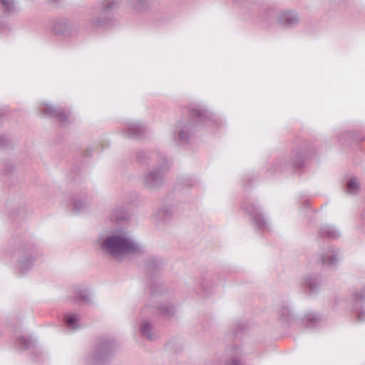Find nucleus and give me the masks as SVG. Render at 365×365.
Segmentation results:
<instances>
[{
	"label": "nucleus",
	"mask_w": 365,
	"mask_h": 365,
	"mask_svg": "<svg viewBox=\"0 0 365 365\" xmlns=\"http://www.w3.org/2000/svg\"><path fill=\"white\" fill-rule=\"evenodd\" d=\"M316 152V147L312 142L297 138L293 143L289 158H277L272 166L267 169V173L269 175H273L301 171L306 167L307 160L315 155Z\"/></svg>",
	"instance_id": "obj_1"
},
{
	"label": "nucleus",
	"mask_w": 365,
	"mask_h": 365,
	"mask_svg": "<svg viewBox=\"0 0 365 365\" xmlns=\"http://www.w3.org/2000/svg\"><path fill=\"white\" fill-rule=\"evenodd\" d=\"M188 122H180L173 130L176 143L187 144L194 127L214 126L217 124L215 115L207 107L201 103H193L187 108Z\"/></svg>",
	"instance_id": "obj_2"
},
{
	"label": "nucleus",
	"mask_w": 365,
	"mask_h": 365,
	"mask_svg": "<svg viewBox=\"0 0 365 365\" xmlns=\"http://www.w3.org/2000/svg\"><path fill=\"white\" fill-rule=\"evenodd\" d=\"M102 247L113 259L118 261H122L128 255L141 252V248L137 243L120 233H114L107 237Z\"/></svg>",
	"instance_id": "obj_3"
},
{
	"label": "nucleus",
	"mask_w": 365,
	"mask_h": 365,
	"mask_svg": "<svg viewBox=\"0 0 365 365\" xmlns=\"http://www.w3.org/2000/svg\"><path fill=\"white\" fill-rule=\"evenodd\" d=\"M161 162L148 168L142 176L143 186L150 191L160 190L165 184L166 175L170 170V162L165 153H160Z\"/></svg>",
	"instance_id": "obj_4"
},
{
	"label": "nucleus",
	"mask_w": 365,
	"mask_h": 365,
	"mask_svg": "<svg viewBox=\"0 0 365 365\" xmlns=\"http://www.w3.org/2000/svg\"><path fill=\"white\" fill-rule=\"evenodd\" d=\"M242 9H250L255 11L260 10V15L264 16L267 21H270L272 16L276 15V11L266 4L259 5L256 0H234ZM277 23H297L299 21L298 14L294 10L281 11L277 14Z\"/></svg>",
	"instance_id": "obj_5"
},
{
	"label": "nucleus",
	"mask_w": 365,
	"mask_h": 365,
	"mask_svg": "<svg viewBox=\"0 0 365 365\" xmlns=\"http://www.w3.org/2000/svg\"><path fill=\"white\" fill-rule=\"evenodd\" d=\"M120 349V344L113 338L102 336L97 338L93 351L95 365H109Z\"/></svg>",
	"instance_id": "obj_6"
},
{
	"label": "nucleus",
	"mask_w": 365,
	"mask_h": 365,
	"mask_svg": "<svg viewBox=\"0 0 365 365\" xmlns=\"http://www.w3.org/2000/svg\"><path fill=\"white\" fill-rule=\"evenodd\" d=\"M242 207L250 217L251 222L257 232L265 233L269 231L270 226L268 220L255 202L250 199H245Z\"/></svg>",
	"instance_id": "obj_7"
},
{
	"label": "nucleus",
	"mask_w": 365,
	"mask_h": 365,
	"mask_svg": "<svg viewBox=\"0 0 365 365\" xmlns=\"http://www.w3.org/2000/svg\"><path fill=\"white\" fill-rule=\"evenodd\" d=\"M365 287L355 292L351 297L350 310L359 322H365Z\"/></svg>",
	"instance_id": "obj_8"
},
{
	"label": "nucleus",
	"mask_w": 365,
	"mask_h": 365,
	"mask_svg": "<svg viewBox=\"0 0 365 365\" xmlns=\"http://www.w3.org/2000/svg\"><path fill=\"white\" fill-rule=\"evenodd\" d=\"M41 112L45 116L56 118L63 125H67L70 122L71 112L64 108L55 107L50 104H43Z\"/></svg>",
	"instance_id": "obj_9"
},
{
	"label": "nucleus",
	"mask_w": 365,
	"mask_h": 365,
	"mask_svg": "<svg viewBox=\"0 0 365 365\" xmlns=\"http://www.w3.org/2000/svg\"><path fill=\"white\" fill-rule=\"evenodd\" d=\"M324 279L319 274H308L303 277L301 284L308 294H317L324 283Z\"/></svg>",
	"instance_id": "obj_10"
},
{
	"label": "nucleus",
	"mask_w": 365,
	"mask_h": 365,
	"mask_svg": "<svg viewBox=\"0 0 365 365\" xmlns=\"http://www.w3.org/2000/svg\"><path fill=\"white\" fill-rule=\"evenodd\" d=\"M121 133L123 136L130 139H141L147 133V127L138 120L129 121L125 123Z\"/></svg>",
	"instance_id": "obj_11"
},
{
	"label": "nucleus",
	"mask_w": 365,
	"mask_h": 365,
	"mask_svg": "<svg viewBox=\"0 0 365 365\" xmlns=\"http://www.w3.org/2000/svg\"><path fill=\"white\" fill-rule=\"evenodd\" d=\"M133 213L130 209L126 205L115 207L110 215V220L112 222L118 225H126L130 222Z\"/></svg>",
	"instance_id": "obj_12"
},
{
	"label": "nucleus",
	"mask_w": 365,
	"mask_h": 365,
	"mask_svg": "<svg viewBox=\"0 0 365 365\" xmlns=\"http://www.w3.org/2000/svg\"><path fill=\"white\" fill-rule=\"evenodd\" d=\"M340 255L341 252L339 249L330 247L321 255L320 260L324 265L335 269L340 260Z\"/></svg>",
	"instance_id": "obj_13"
},
{
	"label": "nucleus",
	"mask_w": 365,
	"mask_h": 365,
	"mask_svg": "<svg viewBox=\"0 0 365 365\" xmlns=\"http://www.w3.org/2000/svg\"><path fill=\"white\" fill-rule=\"evenodd\" d=\"M228 359L220 360L219 365H242L240 356L244 355L243 350L237 345L228 347L226 349Z\"/></svg>",
	"instance_id": "obj_14"
},
{
	"label": "nucleus",
	"mask_w": 365,
	"mask_h": 365,
	"mask_svg": "<svg viewBox=\"0 0 365 365\" xmlns=\"http://www.w3.org/2000/svg\"><path fill=\"white\" fill-rule=\"evenodd\" d=\"M121 4V0H103L101 4V14L106 16V20L98 19L96 23H110V16L118 9Z\"/></svg>",
	"instance_id": "obj_15"
},
{
	"label": "nucleus",
	"mask_w": 365,
	"mask_h": 365,
	"mask_svg": "<svg viewBox=\"0 0 365 365\" xmlns=\"http://www.w3.org/2000/svg\"><path fill=\"white\" fill-rule=\"evenodd\" d=\"M154 307L157 314L163 319H170L176 313V307L172 302H160L156 304Z\"/></svg>",
	"instance_id": "obj_16"
},
{
	"label": "nucleus",
	"mask_w": 365,
	"mask_h": 365,
	"mask_svg": "<svg viewBox=\"0 0 365 365\" xmlns=\"http://www.w3.org/2000/svg\"><path fill=\"white\" fill-rule=\"evenodd\" d=\"M163 266V262L161 259L149 257L145 261L146 273L151 279L156 277L160 274Z\"/></svg>",
	"instance_id": "obj_17"
},
{
	"label": "nucleus",
	"mask_w": 365,
	"mask_h": 365,
	"mask_svg": "<svg viewBox=\"0 0 365 365\" xmlns=\"http://www.w3.org/2000/svg\"><path fill=\"white\" fill-rule=\"evenodd\" d=\"M68 207L74 215L85 212L88 207L87 197L82 195H75L71 199Z\"/></svg>",
	"instance_id": "obj_18"
},
{
	"label": "nucleus",
	"mask_w": 365,
	"mask_h": 365,
	"mask_svg": "<svg viewBox=\"0 0 365 365\" xmlns=\"http://www.w3.org/2000/svg\"><path fill=\"white\" fill-rule=\"evenodd\" d=\"M49 29L53 34L60 37H67L76 34V30L73 28V24H48Z\"/></svg>",
	"instance_id": "obj_19"
},
{
	"label": "nucleus",
	"mask_w": 365,
	"mask_h": 365,
	"mask_svg": "<svg viewBox=\"0 0 365 365\" xmlns=\"http://www.w3.org/2000/svg\"><path fill=\"white\" fill-rule=\"evenodd\" d=\"M337 138L339 141L345 146L358 143L363 140L361 135L357 132L353 130H348L344 133L337 135Z\"/></svg>",
	"instance_id": "obj_20"
},
{
	"label": "nucleus",
	"mask_w": 365,
	"mask_h": 365,
	"mask_svg": "<svg viewBox=\"0 0 365 365\" xmlns=\"http://www.w3.org/2000/svg\"><path fill=\"white\" fill-rule=\"evenodd\" d=\"M139 331L141 336L147 340L154 341L156 339L153 324L148 319L140 322Z\"/></svg>",
	"instance_id": "obj_21"
},
{
	"label": "nucleus",
	"mask_w": 365,
	"mask_h": 365,
	"mask_svg": "<svg viewBox=\"0 0 365 365\" xmlns=\"http://www.w3.org/2000/svg\"><path fill=\"white\" fill-rule=\"evenodd\" d=\"M278 319L282 323L289 324L294 320V315L292 307L288 304H283L278 311Z\"/></svg>",
	"instance_id": "obj_22"
},
{
	"label": "nucleus",
	"mask_w": 365,
	"mask_h": 365,
	"mask_svg": "<svg viewBox=\"0 0 365 365\" xmlns=\"http://www.w3.org/2000/svg\"><path fill=\"white\" fill-rule=\"evenodd\" d=\"M320 316L314 312H308L301 320L302 324L307 329H314L319 325Z\"/></svg>",
	"instance_id": "obj_23"
},
{
	"label": "nucleus",
	"mask_w": 365,
	"mask_h": 365,
	"mask_svg": "<svg viewBox=\"0 0 365 365\" xmlns=\"http://www.w3.org/2000/svg\"><path fill=\"white\" fill-rule=\"evenodd\" d=\"M160 153H163L160 151L150 152L142 150L137 153L135 159L137 162L140 164H147L150 162V160L154 158H156L158 162H161L162 159L160 158Z\"/></svg>",
	"instance_id": "obj_24"
},
{
	"label": "nucleus",
	"mask_w": 365,
	"mask_h": 365,
	"mask_svg": "<svg viewBox=\"0 0 365 365\" xmlns=\"http://www.w3.org/2000/svg\"><path fill=\"white\" fill-rule=\"evenodd\" d=\"M321 237H327L329 239H337L340 237L339 230L332 225H323L319 231Z\"/></svg>",
	"instance_id": "obj_25"
},
{
	"label": "nucleus",
	"mask_w": 365,
	"mask_h": 365,
	"mask_svg": "<svg viewBox=\"0 0 365 365\" xmlns=\"http://www.w3.org/2000/svg\"><path fill=\"white\" fill-rule=\"evenodd\" d=\"M173 210L172 205L164 203L157 212L156 217L158 220L165 223L169 222L173 217Z\"/></svg>",
	"instance_id": "obj_26"
},
{
	"label": "nucleus",
	"mask_w": 365,
	"mask_h": 365,
	"mask_svg": "<svg viewBox=\"0 0 365 365\" xmlns=\"http://www.w3.org/2000/svg\"><path fill=\"white\" fill-rule=\"evenodd\" d=\"M129 4L136 12H143L153 6L155 0H128Z\"/></svg>",
	"instance_id": "obj_27"
},
{
	"label": "nucleus",
	"mask_w": 365,
	"mask_h": 365,
	"mask_svg": "<svg viewBox=\"0 0 365 365\" xmlns=\"http://www.w3.org/2000/svg\"><path fill=\"white\" fill-rule=\"evenodd\" d=\"M64 320L67 327L73 331L81 328L79 324V315L77 314H67L64 316Z\"/></svg>",
	"instance_id": "obj_28"
},
{
	"label": "nucleus",
	"mask_w": 365,
	"mask_h": 365,
	"mask_svg": "<svg viewBox=\"0 0 365 365\" xmlns=\"http://www.w3.org/2000/svg\"><path fill=\"white\" fill-rule=\"evenodd\" d=\"M198 182V179L192 175H184L180 176L178 179V185L182 187H195Z\"/></svg>",
	"instance_id": "obj_29"
},
{
	"label": "nucleus",
	"mask_w": 365,
	"mask_h": 365,
	"mask_svg": "<svg viewBox=\"0 0 365 365\" xmlns=\"http://www.w3.org/2000/svg\"><path fill=\"white\" fill-rule=\"evenodd\" d=\"M33 263V257L26 255L20 257L18 261L17 267L21 274H25L30 269Z\"/></svg>",
	"instance_id": "obj_30"
},
{
	"label": "nucleus",
	"mask_w": 365,
	"mask_h": 365,
	"mask_svg": "<svg viewBox=\"0 0 365 365\" xmlns=\"http://www.w3.org/2000/svg\"><path fill=\"white\" fill-rule=\"evenodd\" d=\"M73 300L78 304L86 303L89 301V297L84 289L76 287L73 291Z\"/></svg>",
	"instance_id": "obj_31"
},
{
	"label": "nucleus",
	"mask_w": 365,
	"mask_h": 365,
	"mask_svg": "<svg viewBox=\"0 0 365 365\" xmlns=\"http://www.w3.org/2000/svg\"><path fill=\"white\" fill-rule=\"evenodd\" d=\"M0 8L6 15H11L17 11L16 2L15 0H0Z\"/></svg>",
	"instance_id": "obj_32"
},
{
	"label": "nucleus",
	"mask_w": 365,
	"mask_h": 365,
	"mask_svg": "<svg viewBox=\"0 0 365 365\" xmlns=\"http://www.w3.org/2000/svg\"><path fill=\"white\" fill-rule=\"evenodd\" d=\"M361 185L356 177L351 178L346 184V191L350 194H357L360 191Z\"/></svg>",
	"instance_id": "obj_33"
},
{
	"label": "nucleus",
	"mask_w": 365,
	"mask_h": 365,
	"mask_svg": "<svg viewBox=\"0 0 365 365\" xmlns=\"http://www.w3.org/2000/svg\"><path fill=\"white\" fill-rule=\"evenodd\" d=\"M245 328L246 324L244 322L237 321L233 324L232 331L229 334L232 338L240 337Z\"/></svg>",
	"instance_id": "obj_34"
},
{
	"label": "nucleus",
	"mask_w": 365,
	"mask_h": 365,
	"mask_svg": "<svg viewBox=\"0 0 365 365\" xmlns=\"http://www.w3.org/2000/svg\"><path fill=\"white\" fill-rule=\"evenodd\" d=\"M17 345L20 348L24 349H29L32 345V341L30 338L25 337L24 336H19L16 337Z\"/></svg>",
	"instance_id": "obj_35"
},
{
	"label": "nucleus",
	"mask_w": 365,
	"mask_h": 365,
	"mask_svg": "<svg viewBox=\"0 0 365 365\" xmlns=\"http://www.w3.org/2000/svg\"><path fill=\"white\" fill-rule=\"evenodd\" d=\"M207 283L206 279L205 278H202L198 287L195 288L194 287V290L198 294H200L202 297H207L209 294V290L208 288L205 286V284Z\"/></svg>",
	"instance_id": "obj_36"
},
{
	"label": "nucleus",
	"mask_w": 365,
	"mask_h": 365,
	"mask_svg": "<svg viewBox=\"0 0 365 365\" xmlns=\"http://www.w3.org/2000/svg\"><path fill=\"white\" fill-rule=\"evenodd\" d=\"M162 287L163 284L158 283V282H153L150 284V294L152 297H157L162 294Z\"/></svg>",
	"instance_id": "obj_37"
},
{
	"label": "nucleus",
	"mask_w": 365,
	"mask_h": 365,
	"mask_svg": "<svg viewBox=\"0 0 365 365\" xmlns=\"http://www.w3.org/2000/svg\"><path fill=\"white\" fill-rule=\"evenodd\" d=\"M12 141L11 139L6 135H0V148H9L11 146Z\"/></svg>",
	"instance_id": "obj_38"
},
{
	"label": "nucleus",
	"mask_w": 365,
	"mask_h": 365,
	"mask_svg": "<svg viewBox=\"0 0 365 365\" xmlns=\"http://www.w3.org/2000/svg\"><path fill=\"white\" fill-rule=\"evenodd\" d=\"M48 5L58 7L60 6L65 0H46Z\"/></svg>",
	"instance_id": "obj_39"
},
{
	"label": "nucleus",
	"mask_w": 365,
	"mask_h": 365,
	"mask_svg": "<svg viewBox=\"0 0 365 365\" xmlns=\"http://www.w3.org/2000/svg\"><path fill=\"white\" fill-rule=\"evenodd\" d=\"M11 30L10 24H0V34H7L8 31Z\"/></svg>",
	"instance_id": "obj_40"
},
{
	"label": "nucleus",
	"mask_w": 365,
	"mask_h": 365,
	"mask_svg": "<svg viewBox=\"0 0 365 365\" xmlns=\"http://www.w3.org/2000/svg\"><path fill=\"white\" fill-rule=\"evenodd\" d=\"M255 178H254V175L252 173H247L243 177L242 180H247L249 182L250 185H252Z\"/></svg>",
	"instance_id": "obj_41"
},
{
	"label": "nucleus",
	"mask_w": 365,
	"mask_h": 365,
	"mask_svg": "<svg viewBox=\"0 0 365 365\" xmlns=\"http://www.w3.org/2000/svg\"><path fill=\"white\" fill-rule=\"evenodd\" d=\"M108 24H93V32H98L101 31L102 29H104L106 26H108Z\"/></svg>",
	"instance_id": "obj_42"
},
{
	"label": "nucleus",
	"mask_w": 365,
	"mask_h": 365,
	"mask_svg": "<svg viewBox=\"0 0 365 365\" xmlns=\"http://www.w3.org/2000/svg\"><path fill=\"white\" fill-rule=\"evenodd\" d=\"M309 207V201L308 200H304L301 202L302 208H308Z\"/></svg>",
	"instance_id": "obj_43"
},
{
	"label": "nucleus",
	"mask_w": 365,
	"mask_h": 365,
	"mask_svg": "<svg viewBox=\"0 0 365 365\" xmlns=\"http://www.w3.org/2000/svg\"><path fill=\"white\" fill-rule=\"evenodd\" d=\"M279 25L280 26L282 29H289V28L292 27V26L294 24H279Z\"/></svg>",
	"instance_id": "obj_44"
},
{
	"label": "nucleus",
	"mask_w": 365,
	"mask_h": 365,
	"mask_svg": "<svg viewBox=\"0 0 365 365\" xmlns=\"http://www.w3.org/2000/svg\"><path fill=\"white\" fill-rule=\"evenodd\" d=\"M85 363H86V364L89 365V364H90V357H89V356H86V357L85 358Z\"/></svg>",
	"instance_id": "obj_45"
},
{
	"label": "nucleus",
	"mask_w": 365,
	"mask_h": 365,
	"mask_svg": "<svg viewBox=\"0 0 365 365\" xmlns=\"http://www.w3.org/2000/svg\"><path fill=\"white\" fill-rule=\"evenodd\" d=\"M89 155H90V151L89 150H87L85 151V154H84V156L86 158H88L89 157Z\"/></svg>",
	"instance_id": "obj_46"
},
{
	"label": "nucleus",
	"mask_w": 365,
	"mask_h": 365,
	"mask_svg": "<svg viewBox=\"0 0 365 365\" xmlns=\"http://www.w3.org/2000/svg\"><path fill=\"white\" fill-rule=\"evenodd\" d=\"M108 145V144L107 143H104L103 145H102V148L101 149V150H103L105 148H106L107 146Z\"/></svg>",
	"instance_id": "obj_47"
},
{
	"label": "nucleus",
	"mask_w": 365,
	"mask_h": 365,
	"mask_svg": "<svg viewBox=\"0 0 365 365\" xmlns=\"http://www.w3.org/2000/svg\"><path fill=\"white\" fill-rule=\"evenodd\" d=\"M98 146H99V143L98 144L95 143V145L94 146L93 145L92 150H93L94 149L97 148Z\"/></svg>",
	"instance_id": "obj_48"
},
{
	"label": "nucleus",
	"mask_w": 365,
	"mask_h": 365,
	"mask_svg": "<svg viewBox=\"0 0 365 365\" xmlns=\"http://www.w3.org/2000/svg\"><path fill=\"white\" fill-rule=\"evenodd\" d=\"M9 169H11V170L14 168V167L11 165H9Z\"/></svg>",
	"instance_id": "obj_49"
}]
</instances>
